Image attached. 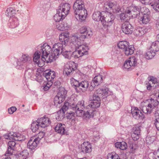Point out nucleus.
Segmentation results:
<instances>
[{
  "label": "nucleus",
  "instance_id": "f257e3e1",
  "mask_svg": "<svg viewBox=\"0 0 159 159\" xmlns=\"http://www.w3.org/2000/svg\"><path fill=\"white\" fill-rule=\"evenodd\" d=\"M100 99L98 96H93V100L90 104L86 106L87 112L88 114L86 115L87 118L93 117L95 114V109L98 107L100 105Z\"/></svg>",
  "mask_w": 159,
  "mask_h": 159
},
{
  "label": "nucleus",
  "instance_id": "f03ea898",
  "mask_svg": "<svg viewBox=\"0 0 159 159\" xmlns=\"http://www.w3.org/2000/svg\"><path fill=\"white\" fill-rule=\"evenodd\" d=\"M159 104V93L157 99L151 98L149 100L148 104L142 102L141 104V108L143 112L145 114L150 113Z\"/></svg>",
  "mask_w": 159,
  "mask_h": 159
},
{
  "label": "nucleus",
  "instance_id": "7ed1b4c3",
  "mask_svg": "<svg viewBox=\"0 0 159 159\" xmlns=\"http://www.w3.org/2000/svg\"><path fill=\"white\" fill-rule=\"evenodd\" d=\"M71 40L72 41L73 43L74 44L78 50L82 54V56L88 54V48L85 45L81 44L83 41L79 40V37L75 34H73L71 37Z\"/></svg>",
  "mask_w": 159,
  "mask_h": 159
},
{
  "label": "nucleus",
  "instance_id": "20e7f679",
  "mask_svg": "<svg viewBox=\"0 0 159 159\" xmlns=\"http://www.w3.org/2000/svg\"><path fill=\"white\" fill-rule=\"evenodd\" d=\"M32 62V58L27 54H23L17 60L16 68L21 70L26 68L28 69V66Z\"/></svg>",
  "mask_w": 159,
  "mask_h": 159
},
{
  "label": "nucleus",
  "instance_id": "39448f33",
  "mask_svg": "<svg viewBox=\"0 0 159 159\" xmlns=\"http://www.w3.org/2000/svg\"><path fill=\"white\" fill-rule=\"evenodd\" d=\"M75 109V113L77 116L87 118L86 115L88 114V113L87 112L86 107L85 108L84 101L79 102L76 105Z\"/></svg>",
  "mask_w": 159,
  "mask_h": 159
},
{
  "label": "nucleus",
  "instance_id": "423d86ee",
  "mask_svg": "<svg viewBox=\"0 0 159 159\" xmlns=\"http://www.w3.org/2000/svg\"><path fill=\"white\" fill-rule=\"evenodd\" d=\"M105 15L102 16V23L105 28L110 26L113 23L115 19L114 16L112 13L105 12Z\"/></svg>",
  "mask_w": 159,
  "mask_h": 159
},
{
  "label": "nucleus",
  "instance_id": "0eeeda50",
  "mask_svg": "<svg viewBox=\"0 0 159 159\" xmlns=\"http://www.w3.org/2000/svg\"><path fill=\"white\" fill-rule=\"evenodd\" d=\"M66 93V91L64 88L60 89L59 91L54 98L55 106L57 107H60V104L65 100Z\"/></svg>",
  "mask_w": 159,
  "mask_h": 159
},
{
  "label": "nucleus",
  "instance_id": "6e6552de",
  "mask_svg": "<svg viewBox=\"0 0 159 159\" xmlns=\"http://www.w3.org/2000/svg\"><path fill=\"white\" fill-rule=\"evenodd\" d=\"M53 48L56 49L59 54H60L63 52H70L71 48L67 43H64L63 44L61 43H58L53 45Z\"/></svg>",
  "mask_w": 159,
  "mask_h": 159
},
{
  "label": "nucleus",
  "instance_id": "1a4fd4ad",
  "mask_svg": "<svg viewBox=\"0 0 159 159\" xmlns=\"http://www.w3.org/2000/svg\"><path fill=\"white\" fill-rule=\"evenodd\" d=\"M125 13L129 18L136 17L140 13V9L136 6H130L127 8Z\"/></svg>",
  "mask_w": 159,
  "mask_h": 159
},
{
  "label": "nucleus",
  "instance_id": "9d476101",
  "mask_svg": "<svg viewBox=\"0 0 159 159\" xmlns=\"http://www.w3.org/2000/svg\"><path fill=\"white\" fill-rule=\"evenodd\" d=\"M76 68V64L73 61H70L65 64L64 66V72L67 75H69L72 74Z\"/></svg>",
  "mask_w": 159,
  "mask_h": 159
},
{
  "label": "nucleus",
  "instance_id": "9b49d317",
  "mask_svg": "<svg viewBox=\"0 0 159 159\" xmlns=\"http://www.w3.org/2000/svg\"><path fill=\"white\" fill-rule=\"evenodd\" d=\"M104 7L106 8L110 9V11L111 13H117L120 10L119 5L116 2L111 1H107L104 4Z\"/></svg>",
  "mask_w": 159,
  "mask_h": 159
},
{
  "label": "nucleus",
  "instance_id": "f8f14e48",
  "mask_svg": "<svg viewBox=\"0 0 159 159\" xmlns=\"http://www.w3.org/2000/svg\"><path fill=\"white\" fill-rule=\"evenodd\" d=\"M113 94L112 92L110 91L108 88L103 89L99 88L95 91L93 95V96H98L100 98V97H103L104 96L112 95Z\"/></svg>",
  "mask_w": 159,
  "mask_h": 159
},
{
  "label": "nucleus",
  "instance_id": "ddd939ff",
  "mask_svg": "<svg viewBox=\"0 0 159 159\" xmlns=\"http://www.w3.org/2000/svg\"><path fill=\"white\" fill-rule=\"evenodd\" d=\"M79 32L81 34L80 36L79 40L83 41L86 38L90 37L93 34V33L90 30L87 29L86 27L83 26L81 27L79 30Z\"/></svg>",
  "mask_w": 159,
  "mask_h": 159
},
{
  "label": "nucleus",
  "instance_id": "4468645a",
  "mask_svg": "<svg viewBox=\"0 0 159 159\" xmlns=\"http://www.w3.org/2000/svg\"><path fill=\"white\" fill-rule=\"evenodd\" d=\"M70 8V4L68 3H62L59 6L57 12L62 13L63 17H65L68 14Z\"/></svg>",
  "mask_w": 159,
  "mask_h": 159
},
{
  "label": "nucleus",
  "instance_id": "2eb2a0df",
  "mask_svg": "<svg viewBox=\"0 0 159 159\" xmlns=\"http://www.w3.org/2000/svg\"><path fill=\"white\" fill-rule=\"evenodd\" d=\"M74 13L76 19H79L81 20H84L87 15V11L85 8L78 10H75Z\"/></svg>",
  "mask_w": 159,
  "mask_h": 159
},
{
  "label": "nucleus",
  "instance_id": "dca6fc26",
  "mask_svg": "<svg viewBox=\"0 0 159 159\" xmlns=\"http://www.w3.org/2000/svg\"><path fill=\"white\" fill-rule=\"evenodd\" d=\"M140 125H135L132 129L131 136L134 141L139 139L140 133Z\"/></svg>",
  "mask_w": 159,
  "mask_h": 159
},
{
  "label": "nucleus",
  "instance_id": "f3484780",
  "mask_svg": "<svg viewBox=\"0 0 159 159\" xmlns=\"http://www.w3.org/2000/svg\"><path fill=\"white\" fill-rule=\"evenodd\" d=\"M122 30L126 34H131L133 32L134 27L128 21H125L122 24Z\"/></svg>",
  "mask_w": 159,
  "mask_h": 159
},
{
  "label": "nucleus",
  "instance_id": "a211bd4d",
  "mask_svg": "<svg viewBox=\"0 0 159 159\" xmlns=\"http://www.w3.org/2000/svg\"><path fill=\"white\" fill-rule=\"evenodd\" d=\"M52 49L51 47L47 43L43 44L41 47V48L39 52L42 54V57L48 56L50 55Z\"/></svg>",
  "mask_w": 159,
  "mask_h": 159
},
{
  "label": "nucleus",
  "instance_id": "6ab92c4d",
  "mask_svg": "<svg viewBox=\"0 0 159 159\" xmlns=\"http://www.w3.org/2000/svg\"><path fill=\"white\" fill-rule=\"evenodd\" d=\"M59 52H57V50L56 49H54L53 53L48 57V56H45L44 57H43L44 60V62L46 61L47 63H51L54 60H55L57 57L59 55Z\"/></svg>",
  "mask_w": 159,
  "mask_h": 159
},
{
  "label": "nucleus",
  "instance_id": "aec40b11",
  "mask_svg": "<svg viewBox=\"0 0 159 159\" xmlns=\"http://www.w3.org/2000/svg\"><path fill=\"white\" fill-rule=\"evenodd\" d=\"M131 112L133 117L135 119H143L144 117V115L142 113L141 111L136 107H132Z\"/></svg>",
  "mask_w": 159,
  "mask_h": 159
},
{
  "label": "nucleus",
  "instance_id": "412c9836",
  "mask_svg": "<svg viewBox=\"0 0 159 159\" xmlns=\"http://www.w3.org/2000/svg\"><path fill=\"white\" fill-rule=\"evenodd\" d=\"M41 54L39 51H36L34 54L33 59L34 61L37 64L39 67L42 66L44 64V59L42 57L40 59Z\"/></svg>",
  "mask_w": 159,
  "mask_h": 159
},
{
  "label": "nucleus",
  "instance_id": "4be33fe9",
  "mask_svg": "<svg viewBox=\"0 0 159 159\" xmlns=\"http://www.w3.org/2000/svg\"><path fill=\"white\" fill-rule=\"evenodd\" d=\"M39 142L37 139L36 137L34 136L31 137L27 144L28 148L32 150L35 149Z\"/></svg>",
  "mask_w": 159,
  "mask_h": 159
},
{
  "label": "nucleus",
  "instance_id": "5701e85b",
  "mask_svg": "<svg viewBox=\"0 0 159 159\" xmlns=\"http://www.w3.org/2000/svg\"><path fill=\"white\" fill-rule=\"evenodd\" d=\"M81 150L84 153H89L92 151L91 144L89 142H84L81 145Z\"/></svg>",
  "mask_w": 159,
  "mask_h": 159
},
{
  "label": "nucleus",
  "instance_id": "b1692460",
  "mask_svg": "<svg viewBox=\"0 0 159 159\" xmlns=\"http://www.w3.org/2000/svg\"><path fill=\"white\" fill-rule=\"evenodd\" d=\"M43 76L45 77L48 81H52L55 77V73L54 71L47 70L43 73Z\"/></svg>",
  "mask_w": 159,
  "mask_h": 159
},
{
  "label": "nucleus",
  "instance_id": "393cba45",
  "mask_svg": "<svg viewBox=\"0 0 159 159\" xmlns=\"http://www.w3.org/2000/svg\"><path fill=\"white\" fill-rule=\"evenodd\" d=\"M39 125L41 127L45 128L48 126L51 123L50 120L48 117H44L37 120Z\"/></svg>",
  "mask_w": 159,
  "mask_h": 159
},
{
  "label": "nucleus",
  "instance_id": "a878e982",
  "mask_svg": "<svg viewBox=\"0 0 159 159\" xmlns=\"http://www.w3.org/2000/svg\"><path fill=\"white\" fill-rule=\"evenodd\" d=\"M66 126L63 124L58 123L55 128V131L61 135L67 134V132L66 130Z\"/></svg>",
  "mask_w": 159,
  "mask_h": 159
},
{
  "label": "nucleus",
  "instance_id": "bb28decb",
  "mask_svg": "<svg viewBox=\"0 0 159 159\" xmlns=\"http://www.w3.org/2000/svg\"><path fill=\"white\" fill-rule=\"evenodd\" d=\"M102 82V76L101 75H98L95 76L91 82V86L94 87L98 86Z\"/></svg>",
  "mask_w": 159,
  "mask_h": 159
},
{
  "label": "nucleus",
  "instance_id": "cd10ccee",
  "mask_svg": "<svg viewBox=\"0 0 159 159\" xmlns=\"http://www.w3.org/2000/svg\"><path fill=\"white\" fill-rule=\"evenodd\" d=\"M147 31V30L145 27H138L134 30V34L137 36L140 37L143 35Z\"/></svg>",
  "mask_w": 159,
  "mask_h": 159
},
{
  "label": "nucleus",
  "instance_id": "c85d7f7f",
  "mask_svg": "<svg viewBox=\"0 0 159 159\" xmlns=\"http://www.w3.org/2000/svg\"><path fill=\"white\" fill-rule=\"evenodd\" d=\"M73 7L75 10L85 8L83 1L82 0H77L74 4Z\"/></svg>",
  "mask_w": 159,
  "mask_h": 159
},
{
  "label": "nucleus",
  "instance_id": "c756f323",
  "mask_svg": "<svg viewBox=\"0 0 159 159\" xmlns=\"http://www.w3.org/2000/svg\"><path fill=\"white\" fill-rule=\"evenodd\" d=\"M9 26L11 28H14L17 27L19 25L18 19L16 17L11 18L9 20Z\"/></svg>",
  "mask_w": 159,
  "mask_h": 159
},
{
  "label": "nucleus",
  "instance_id": "7c9ffc66",
  "mask_svg": "<svg viewBox=\"0 0 159 159\" xmlns=\"http://www.w3.org/2000/svg\"><path fill=\"white\" fill-rule=\"evenodd\" d=\"M56 27L58 30L61 31L67 30L69 28L67 23L65 22L58 24L56 25Z\"/></svg>",
  "mask_w": 159,
  "mask_h": 159
},
{
  "label": "nucleus",
  "instance_id": "2f4dec72",
  "mask_svg": "<svg viewBox=\"0 0 159 159\" xmlns=\"http://www.w3.org/2000/svg\"><path fill=\"white\" fill-rule=\"evenodd\" d=\"M129 45V43L128 42L124 41H120L117 44L118 47L123 50V51Z\"/></svg>",
  "mask_w": 159,
  "mask_h": 159
},
{
  "label": "nucleus",
  "instance_id": "473e14b6",
  "mask_svg": "<svg viewBox=\"0 0 159 159\" xmlns=\"http://www.w3.org/2000/svg\"><path fill=\"white\" fill-rule=\"evenodd\" d=\"M115 146L117 148H119L123 150H126L127 148V144L125 142H117L115 143Z\"/></svg>",
  "mask_w": 159,
  "mask_h": 159
},
{
  "label": "nucleus",
  "instance_id": "72a5a7b5",
  "mask_svg": "<svg viewBox=\"0 0 159 159\" xmlns=\"http://www.w3.org/2000/svg\"><path fill=\"white\" fill-rule=\"evenodd\" d=\"M100 11H97L94 12L93 15V18L95 21H97L100 20L102 22V16Z\"/></svg>",
  "mask_w": 159,
  "mask_h": 159
},
{
  "label": "nucleus",
  "instance_id": "f704fd0d",
  "mask_svg": "<svg viewBox=\"0 0 159 159\" xmlns=\"http://www.w3.org/2000/svg\"><path fill=\"white\" fill-rule=\"evenodd\" d=\"M151 50L155 52L159 50V42L155 41L152 43L150 48Z\"/></svg>",
  "mask_w": 159,
  "mask_h": 159
},
{
  "label": "nucleus",
  "instance_id": "c9c22d12",
  "mask_svg": "<svg viewBox=\"0 0 159 159\" xmlns=\"http://www.w3.org/2000/svg\"><path fill=\"white\" fill-rule=\"evenodd\" d=\"M139 20L143 24H146L150 20V16L148 14L143 15V16L140 18Z\"/></svg>",
  "mask_w": 159,
  "mask_h": 159
},
{
  "label": "nucleus",
  "instance_id": "e433bc0d",
  "mask_svg": "<svg viewBox=\"0 0 159 159\" xmlns=\"http://www.w3.org/2000/svg\"><path fill=\"white\" fill-rule=\"evenodd\" d=\"M16 12L15 10L12 7H10L7 9L6 13L7 16L11 18L13 17V16L15 14Z\"/></svg>",
  "mask_w": 159,
  "mask_h": 159
},
{
  "label": "nucleus",
  "instance_id": "4c0bfd02",
  "mask_svg": "<svg viewBox=\"0 0 159 159\" xmlns=\"http://www.w3.org/2000/svg\"><path fill=\"white\" fill-rule=\"evenodd\" d=\"M89 85V83L88 81L84 80L80 83L79 88L84 90H85L88 88Z\"/></svg>",
  "mask_w": 159,
  "mask_h": 159
},
{
  "label": "nucleus",
  "instance_id": "58836bf2",
  "mask_svg": "<svg viewBox=\"0 0 159 159\" xmlns=\"http://www.w3.org/2000/svg\"><path fill=\"white\" fill-rule=\"evenodd\" d=\"M134 48L132 45L129 46L124 50L125 54L126 55L128 56L131 55L134 53Z\"/></svg>",
  "mask_w": 159,
  "mask_h": 159
},
{
  "label": "nucleus",
  "instance_id": "ea45409f",
  "mask_svg": "<svg viewBox=\"0 0 159 159\" xmlns=\"http://www.w3.org/2000/svg\"><path fill=\"white\" fill-rule=\"evenodd\" d=\"M22 135H21L19 134H16V133L12 132V140L16 141H21L23 140L22 138L21 137L23 136Z\"/></svg>",
  "mask_w": 159,
  "mask_h": 159
},
{
  "label": "nucleus",
  "instance_id": "a19ab883",
  "mask_svg": "<svg viewBox=\"0 0 159 159\" xmlns=\"http://www.w3.org/2000/svg\"><path fill=\"white\" fill-rule=\"evenodd\" d=\"M28 155V151L26 150H24L18 154V159H26Z\"/></svg>",
  "mask_w": 159,
  "mask_h": 159
},
{
  "label": "nucleus",
  "instance_id": "79ce46f5",
  "mask_svg": "<svg viewBox=\"0 0 159 159\" xmlns=\"http://www.w3.org/2000/svg\"><path fill=\"white\" fill-rule=\"evenodd\" d=\"M155 52L151 50L150 49L146 53L145 57L147 59H151L155 55Z\"/></svg>",
  "mask_w": 159,
  "mask_h": 159
},
{
  "label": "nucleus",
  "instance_id": "37998d69",
  "mask_svg": "<svg viewBox=\"0 0 159 159\" xmlns=\"http://www.w3.org/2000/svg\"><path fill=\"white\" fill-rule=\"evenodd\" d=\"M34 79L38 82H41L42 81L43 79L42 73L39 72L38 70L36 71Z\"/></svg>",
  "mask_w": 159,
  "mask_h": 159
},
{
  "label": "nucleus",
  "instance_id": "c03bdc74",
  "mask_svg": "<svg viewBox=\"0 0 159 159\" xmlns=\"http://www.w3.org/2000/svg\"><path fill=\"white\" fill-rule=\"evenodd\" d=\"M40 126L39 123L37 121L33 122L31 124V129L33 132H35L37 130Z\"/></svg>",
  "mask_w": 159,
  "mask_h": 159
},
{
  "label": "nucleus",
  "instance_id": "a18cd8bd",
  "mask_svg": "<svg viewBox=\"0 0 159 159\" xmlns=\"http://www.w3.org/2000/svg\"><path fill=\"white\" fill-rule=\"evenodd\" d=\"M128 59L129 61V63L130 64L131 67H134L137 65V60L135 57H131Z\"/></svg>",
  "mask_w": 159,
  "mask_h": 159
},
{
  "label": "nucleus",
  "instance_id": "49530a36",
  "mask_svg": "<svg viewBox=\"0 0 159 159\" xmlns=\"http://www.w3.org/2000/svg\"><path fill=\"white\" fill-rule=\"evenodd\" d=\"M53 82L48 81H45L43 84V89L44 91L48 90L49 88L52 85Z\"/></svg>",
  "mask_w": 159,
  "mask_h": 159
},
{
  "label": "nucleus",
  "instance_id": "de8ad7c7",
  "mask_svg": "<svg viewBox=\"0 0 159 159\" xmlns=\"http://www.w3.org/2000/svg\"><path fill=\"white\" fill-rule=\"evenodd\" d=\"M62 13L59 12H58L54 16V19L56 22H59L61 19H63L65 17H63Z\"/></svg>",
  "mask_w": 159,
  "mask_h": 159
},
{
  "label": "nucleus",
  "instance_id": "09e8293b",
  "mask_svg": "<svg viewBox=\"0 0 159 159\" xmlns=\"http://www.w3.org/2000/svg\"><path fill=\"white\" fill-rule=\"evenodd\" d=\"M107 158V159H120L118 155L115 152L108 153Z\"/></svg>",
  "mask_w": 159,
  "mask_h": 159
},
{
  "label": "nucleus",
  "instance_id": "8fccbe9b",
  "mask_svg": "<svg viewBox=\"0 0 159 159\" xmlns=\"http://www.w3.org/2000/svg\"><path fill=\"white\" fill-rule=\"evenodd\" d=\"M70 83L72 86H74L76 88L79 87L80 83L76 80L73 78H71L70 79Z\"/></svg>",
  "mask_w": 159,
  "mask_h": 159
},
{
  "label": "nucleus",
  "instance_id": "3c124183",
  "mask_svg": "<svg viewBox=\"0 0 159 159\" xmlns=\"http://www.w3.org/2000/svg\"><path fill=\"white\" fill-rule=\"evenodd\" d=\"M156 120L155 121L154 124L158 130L159 131V113H156Z\"/></svg>",
  "mask_w": 159,
  "mask_h": 159
},
{
  "label": "nucleus",
  "instance_id": "603ef678",
  "mask_svg": "<svg viewBox=\"0 0 159 159\" xmlns=\"http://www.w3.org/2000/svg\"><path fill=\"white\" fill-rule=\"evenodd\" d=\"M151 6L157 12H159V0H156L154 3Z\"/></svg>",
  "mask_w": 159,
  "mask_h": 159
},
{
  "label": "nucleus",
  "instance_id": "864d4df0",
  "mask_svg": "<svg viewBox=\"0 0 159 159\" xmlns=\"http://www.w3.org/2000/svg\"><path fill=\"white\" fill-rule=\"evenodd\" d=\"M62 34L64 39V43H68L69 40V32L66 31L62 33Z\"/></svg>",
  "mask_w": 159,
  "mask_h": 159
},
{
  "label": "nucleus",
  "instance_id": "5fc2aeb1",
  "mask_svg": "<svg viewBox=\"0 0 159 159\" xmlns=\"http://www.w3.org/2000/svg\"><path fill=\"white\" fill-rule=\"evenodd\" d=\"M82 56H83L82 54H81L78 50H76L73 52L71 55L72 57L75 58H77Z\"/></svg>",
  "mask_w": 159,
  "mask_h": 159
},
{
  "label": "nucleus",
  "instance_id": "6e6d98bb",
  "mask_svg": "<svg viewBox=\"0 0 159 159\" xmlns=\"http://www.w3.org/2000/svg\"><path fill=\"white\" fill-rule=\"evenodd\" d=\"M149 81L150 83H151L152 85L156 84L158 85V82L157 79L153 76L149 77L148 78Z\"/></svg>",
  "mask_w": 159,
  "mask_h": 159
},
{
  "label": "nucleus",
  "instance_id": "4d7b16f0",
  "mask_svg": "<svg viewBox=\"0 0 159 159\" xmlns=\"http://www.w3.org/2000/svg\"><path fill=\"white\" fill-rule=\"evenodd\" d=\"M120 18L121 21H127V20L129 19L130 18H129L128 16H127V15L126 13H123L121 14L120 15Z\"/></svg>",
  "mask_w": 159,
  "mask_h": 159
},
{
  "label": "nucleus",
  "instance_id": "13d9d810",
  "mask_svg": "<svg viewBox=\"0 0 159 159\" xmlns=\"http://www.w3.org/2000/svg\"><path fill=\"white\" fill-rule=\"evenodd\" d=\"M65 113V112H64L63 111H62L61 109L58 111L57 113L58 117L57 119L59 120L62 119L64 116Z\"/></svg>",
  "mask_w": 159,
  "mask_h": 159
},
{
  "label": "nucleus",
  "instance_id": "bf43d9fd",
  "mask_svg": "<svg viewBox=\"0 0 159 159\" xmlns=\"http://www.w3.org/2000/svg\"><path fill=\"white\" fill-rule=\"evenodd\" d=\"M69 105V103L68 102H65L61 110L65 112L68 108Z\"/></svg>",
  "mask_w": 159,
  "mask_h": 159
},
{
  "label": "nucleus",
  "instance_id": "052dcab7",
  "mask_svg": "<svg viewBox=\"0 0 159 159\" xmlns=\"http://www.w3.org/2000/svg\"><path fill=\"white\" fill-rule=\"evenodd\" d=\"M13 151V148L11 147H8V149L6 152L5 156L7 157L9 156L10 155H12Z\"/></svg>",
  "mask_w": 159,
  "mask_h": 159
},
{
  "label": "nucleus",
  "instance_id": "680f3d73",
  "mask_svg": "<svg viewBox=\"0 0 159 159\" xmlns=\"http://www.w3.org/2000/svg\"><path fill=\"white\" fill-rule=\"evenodd\" d=\"M141 12L144 15L145 14L149 15L150 12L148 8L146 7H143L141 10Z\"/></svg>",
  "mask_w": 159,
  "mask_h": 159
},
{
  "label": "nucleus",
  "instance_id": "e2e57ef3",
  "mask_svg": "<svg viewBox=\"0 0 159 159\" xmlns=\"http://www.w3.org/2000/svg\"><path fill=\"white\" fill-rule=\"evenodd\" d=\"M62 55L66 58L68 59H70L72 53L70 52H63L61 53Z\"/></svg>",
  "mask_w": 159,
  "mask_h": 159
},
{
  "label": "nucleus",
  "instance_id": "0e129e2a",
  "mask_svg": "<svg viewBox=\"0 0 159 159\" xmlns=\"http://www.w3.org/2000/svg\"><path fill=\"white\" fill-rule=\"evenodd\" d=\"M45 134L44 133L43 131H41L38 134L37 137H36L37 139L39 142L41 139L43 138Z\"/></svg>",
  "mask_w": 159,
  "mask_h": 159
},
{
  "label": "nucleus",
  "instance_id": "69168bd1",
  "mask_svg": "<svg viewBox=\"0 0 159 159\" xmlns=\"http://www.w3.org/2000/svg\"><path fill=\"white\" fill-rule=\"evenodd\" d=\"M129 61L128 59L125 61L124 64V66L125 68L128 69L131 67L130 64L129 63Z\"/></svg>",
  "mask_w": 159,
  "mask_h": 159
},
{
  "label": "nucleus",
  "instance_id": "338daca9",
  "mask_svg": "<svg viewBox=\"0 0 159 159\" xmlns=\"http://www.w3.org/2000/svg\"><path fill=\"white\" fill-rule=\"evenodd\" d=\"M147 84V88L148 90H150L152 89V88L156 87V85H155V86L154 85H152V84L150 83L149 81V82L148 83H146Z\"/></svg>",
  "mask_w": 159,
  "mask_h": 159
},
{
  "label": "nucleus",
  "instance_id": "774afa93",
  "mask_svg": "<svg viewBox=\"0 0 159 159\" xmlns=\"http://www.w3.org/2000/svg\"><path fill=\"white\" fill-rule=\"evenodd\" d=\"M12 132H10L8 134H7L4 135V138L6 139H9L12 140Z\"/></svg>",
  "mask_w": 159,
  "mask_h": 159
}]
</instances>
